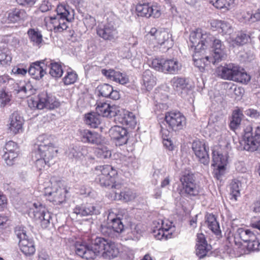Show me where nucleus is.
Segmentation results:
<instances>
[{"instance_id":"79ce46f5","label":"nucleus","mask_w":260,"mask_h":260,"mask_svg":"<svg viewBox=\"0 0 260 260\" xmlns=\"http://www.w3.org/2000/svg\"><path fill=\"white\" fill-rule=\"evenodd\" d=\"M241 187V183L240 181L234 179L232 180L230 185V194L232 198L235 200H237V197L240 195V190Z\"/></svg>"},{"instance_id":"f704fd0d","label":"nucleus","mask_w":260,"mask_h":260,"mask_svg":"<svg viewBox=\"0 0 260 260\" xmlns=\"http://www.w3.org/2000/svg\"><path fill=\"white\" fill-rule=\"evenodd\" d=\"M119 253V249L115 244L108 240V244L105 246L102 256L105 258H113L117 256Z\"/></svg>"},{"instance_id":"680f3d73","label":"nucleus","mask_w":260,"mask_h":260,"mask_svg":"<svg viewBox=\"0 0 260 260\" xmlns=\"http://www.w3.org/2000/svg\"><path fill=\"white\" fill-rule=\"evenodd\" d=\"M174 227L172 226V222L168 220H162V227L161 229L163 230L167 233H171L174 231Z\"/></svg>"},{"instance_id":"39448f33","label":"nucleus","mask_w":260,"mask_h":260,"mask_svg":"<svg viewBox=\"0 0 260 260\" xmlns=\"http://www.w3.org/2000/svg\"><path fill=\"white\" fill-rule=\"evenodd\" d=\"M97 177L95 181L102 186H110L119 189L121 184L116 183L117 171L110 165L100 166L95 168Z\"/></svg>"},{"instance_id":"e2e57ef3","label":"nucleus","mask_w":260,"mask_h":260,"mask_svg":"<svg viewBox=\"0 0 260 260\" xmlns=\"http://www.w3.org/2000/svg\"><path fill=\"white\" fill-rule=\"evenodd\" d=\"M131 233L134 236V238L138 239V235L141 234L142 232L141 225L140 224H132L131 225Z\"/></svg>"},{"instance_id":"9d476101","label":"nucleus","mask_w":260,"mask_h":260,"mask_svg":"<svg viewBox=\"0 0 260 260\" xmlns=\"http://www.w3.org/2000/svg\"><path fill=\"white\" fill-rule=\"evenodd\" d=\"M211 42L208 45H205V50L212 48L213 53L210 57L212 63L214 64L222 61L226 56L225 48L221 41L216 39L213 35L210 37Z\"/></svg>"},{"instance_id":"4be33fe9","label":"nucleus","mask_w":260,"mask_h":260,"mask_svg":"<svg viewBox=\"0 0 260 260\" xmlns=\"http://www.w3.org/2000/svg\"><path fill=\"white\" fill-rule=\"evenodd\" d=\"M23 120L17 112L13 113L10 117L8 129L13 134H17L22 132Z\"/></svg>"},{"instance_id":"423d86ee","label":"nucleus","mask_w":260,"mask_h":260,"mask_svg":"<svg viewBox=\"0 0 260 260\" xmlns=\"http://www.w3.org/2000/svg\"><path fill=\"white\" fill-rule=\"evenodd\" d=\"M29 106L38 109H53L59 106V102L51 93L46 91L40 93L36 99H31L28 102Z\"/></svg>"},{"instance_id":"3c124183","label":"nucleus","mask_w":260,"mask_h":260,"mask_svg":"<svg viewBox=\"0 0 260 260\" xmlns=\"http://www.w3.org/2000/svg\"><path fill=\"white\" fill-rule=\"evenodd\" d=\"M18 152H5L3 158L7 165L12 166L18 156Z\"/></svg>"},{"instance_id":"412c9836","label":"nucleus","mask_w":260,"mask_h":260,"mask_svg":"<svg viewBox=\"0 0 260 260\" xmlns=\"http://www.w3.org/2000/svg\"><path fill=\"white\" fill-rule=\"evenodd\" d=\"M102 74L107 79L121 84H125L128 82V78L126 74L113 69H102Z\"/></svg>"},{"instance_id":"bb28decb","label":"nucleus","mask_w":260,"mask_h":260,"mask_svg":"<svg viewBox=\"0 0 260 260\" xmlns=\"http://www.w3.org/2000/svg\"><path fill=\"white\" fill-rule=\"evenodd\" d=\"M66 190L61 187L57 188L54 191L45 192L47 199L54 204L59 205L63 203L65 200V193Z\"/></svg>"},{"instance_id":"ea45409f","label":"nucleus","mask_w":260,"mask_h":260,"mask_svg":"<svg viewBox=\"0 0 260 260\" xmlns=\"http://www.w3.org/2000/svg\"><path fill=\"white\" fill-rule=\"evenodd\" d=\"M27 34L34 44L40 47L43 41V37L41 32L38 29L30 28L27 31Z\"/></svg>"},{"instance_id":"e433bc0d","label":"nucleus","mask_w":260,"mask_h":260,"mask_svg":"<svg viewBox=\"0 0 260 260\" xmlns=\"http://www.w3.org/2000/svg\"><path fill=\"white\" fill-rule=\"evenodd\" d=\"M26 17V13L23 10L15 9L8 14L7 17L8 23H16Z\"/></svg>"},{"instance_id":"8fccbe9b","label":"nucleus","mask_w":260,"mask_h":260,"mask_svg":"<svg viewBox=\"0 0 260 260\" xmlns=\"http://www.w3.org/2000/svg\"><path fill=\"white\" fill-rule=\"evenodd\" d=\"M85 122L87 124L93 128L98 127V125L100 123L99 118L94 114L90 113L85 117Z\"/></svg>"},{"instance_id":"c03bdc74","label":"nucleus","mask_w":260,"mask_h":260,"mask_svg":"<svg viewBox=\"0 0 260 260\" xmlns=\"http://www.w3.org/2000/svg\"><path fill=\"white\" fill-rule=\"evenodd\" d=\"M95 154L100 159H106L111 157V151L107 146H102L96 149Z\"/></svg>"},{"instance_id":"aec40b11","label":"nucleus","mask_w":260,"mask_h":260,"mask_svg":"<svg viewBox=\"0 0 260 260\" xmlns=\"http://www.w3.org/2000/svg\"><path fill=\"white\" fill-rule=\"evenodd\" d=\"M192 149L201 163L204 165H208L209 156L205 144L199 140L194 141L192 144Z\"/></svg>"},{"instance_id":"a878e982","label":"nucleus","mask_w":260,"mask_h":260,"mask_svg":"<svg viewBox=\"0 0 260 260\" xmlns=\"http://www.w3.org/2000/svg\"><path fill=\"white\" fill-rule=\"evenodd\" d=\"M97 89L99 94L103 97L109 98L114 100L120 98L119 92L114 90L113 87L109 84H103L98 86Z\"/></svg>"},{"instance_id":"603ef678","label":"nucleus","mask_w":260,"mask_h":260,"mask_svg":"<svg viewBox=\"0 0 260 260\" xmlns=\"http://www.w3.org/2000/svg\"><path fill=\"white\" fill-rule=\"evenodd\" d=\"M249 39V35L243 32H239L235 40L234 41L235 44L238 46L243 45L246 44Z\"/></svg>"},{"instance_id":"13d9d810","label":"nucleus","mask_w":260,"mask_h":260,"mask_svg":"<svg viewBox=\"0 0 260 260\" xmlns=\"http://www.w3.org/2000/svg\"><path fill=\"white\" fill-rule=\"evenodd\" d=\"M17 144L12 141H9L5 145V152H18Z\"/></svg>"},{"instance_id":"49530a36","label":"nucleus","mask_w":260,"mask_h":260,"mask_svg":"<svg viewBox=\"0 0 260 260\" xmlns=\"http://www.w3.org/2000/svg\"><path fill=\"white\" fill-rule=\"evenodd\" d=\"M233 4L234 0H218L214 7L225 11L231 9Z\"/></svg>"},{"instance_id":"1a4fd4ad","label":"nucleus","mask_w":260,"mask_h":260,"mask_svg":"<svg viewBox=\"0 0 260 260\" xmlns=\"http://www.w3.org/2000/svg\"><path fill=\"white\" fill-rule=\"evenodd\" d=\"M209 37H212V35L201 28L192 31L189 36L191 48H193L194 51H204L205 45H208L211 42Z\"/></svg>"},{"instance_id":"c9c22d12","label":"nucleus","mask_w":260,"mask_h":260,"mask_svg":"<svg viewBox=\"0 0 260 260\" xmlns=\"http://www.w3.org/2000/svg\"><path fill=\"white\" fill-rule=\"evenodd\" d=\"M171 82L173 88L178 92H182L189 88L188 81L184 78L174 77Z\"/></svg>"},{"instance_id":"0e129e2a","label":"nucleus","mask_w":260,"mask_h":260,"mask_svg":"<svg viewBox=\"0 0 260 260\" xmlns=\"http://www.w3.org/2000/svg\"><path fill=\"white\" fill-rule=\"evenodd\" d=\"M79 148L77 146L71 147L69 149V152L68 153V156L70 158H77L80 156V152H79Z\"/></svg>"},{"instance_id":"5fc2aeb1","label":"nucleus","mask_w":260,"mask_h":260,"mask_svg":"<svg viewBox=\"0 0 260 260\" xmlns=\"http://www.w3.org/2000/svg\"><path fill=\"white\" fill-rule=\"evenodd\" d=\"M11 59L12 57L7 49H0V62L2 64H7L11 62Z\"/></svg>"},{"instance_id":"de8ad7c7","label":"nucleus","mask_w":260,"mask_h":260,"mask_svg":"<svg viewBox=\"0 0 260 260\" xmlns=\"http://www.w3.org/2000/svg\"><path fill=\"white\" fill-rule=\"evenodd\" d=\"M100 230L101 233L104 236L111 238L114 237L115 236V232L109 222L106 224H102Z\"/></svg>"},{"instance_id":"c756f323","label":"nucleus","mask_w":260,"mask_h":260,"mask_svg":"<svg viewBox=\"0 0 260 260\" xmlns=\"http://www.w3.org/2000/svg\"><path fill=\"white\" fill-rule=\"evenodd\" d=\"M203 51H194V53L192 55L194 65L198 67L199 70L203 72L206 66L208 65L209 62H212L209 56H205L203 57L201 53Z\"/></svg>"},{"instance_id":"cd10ccee","label":"nucleus","mask_w":260,"mask_h":260,"mask_svg":"<svg viewBox=\"0 0 260 260\" xmlns=\"http://www.w3.org/2000/svg\"><path fill=\"white\" fill-rule=\"evenodd\" d=\"M115 192V198L119 200L127 202L133 200L136 197V193L129 188L122 187L121 184V188L117 189Z\"/></svg>"},{"instance_id":"6ab92c4d","label":"nucleus","mask_w":260,"mask_h":260,"mask_svg":"<svg viewBox=\"0 0 260 260\" xmlns=\"http://www.w3.org/2000/svg\"><path fill=\"white\" fill-rule=\"evenodd\" d=\"M73 213L79 217L98 215L100 213V208L99 206L93 204L86 203L76 206L74 209Z\"/></svg>"},{"instance_id":"052dcab7","label":"nucleus","mask_w":260,"mask_h":260,"mask_svg":"<svg viewBox=\"0 0 260 260\" xmlns=\"http://www.w3.org/2000/svg\"><path fill=\"white\" fill-rule=\"evenodd\" d=\"M248 248L253 251H257L260 250V242L256 237V239L250 241L247 244Z\"/></svg>"},{"instance_id":"774afa93","label":"nucleus","mask_w":260,"mask_h":260,"mask_svg":"<svg viewBox=\"0 0 260 260\" xmlns=\"http://www.w3.org/2000/svg\"><path fill=\"white\" fill-rule=\"evenodd\" d=\"M16 1L20 5L31 6L35 4L37 0H16Z\"/></svg>"},{"instance_id":"69168bd1","label":"nucleus","mask_w":260,"mask_h":260,"mask_svg":"<svg viewBox=\"0 0 260 260\" xmlns=\"http://www.w3.org/2000/svg\"><path fill=\"white\" fill-rule=\"evenodd\" d=\"M52 8V5L50 3L47 1H44L42 2L40 7V10L42 12H46L50 10Z\"/></svg>"},{"instance_id":"72a5a7b5","label":"nucleus","mask_w":260,"mask_h":260,"mask_svg":"<svg viewBox=\"0 0 260 260\" xmlns=\"http://www.w3.org/2000/svg\"><path fill=\"white\" fill-rule=\"evenodd\" d=\"M19 245L21 251L26 255H32L36 251L34 242L28 238L19 241Z\"/></svg>"},{"instance_id":"2eb2a0df","label":"nucleus","mask_w":260,"mask_h":260,"mask_svg":"<svg viewBox=\"0 0 260 260\" xmlns=\"http://www.w3.org/2000/svg\"><path fill=\"white\" fill-rule=\"evenodd\" d=\"M240 67L234 63L225 64L216 70L218 77L224 80L235 81L238 79L237 76L239 74Z\"/></svg>"},{"instance_id":"dca6fc26","label":"nucleus","mask_w":260,"mask_h":260,"mask_svg":"<svg viewBox=\"0 0 260 260\" xmlns=\"http://www.w3.org/2000/svg\"><path fill=\"white\" fill-rule=\"evenodd\" d=\"M136 11L138 15L149 18H158L160 16V12L156 6H152L148 3L141 2L136 7Z\"/></svg>"},{"instance_id":"6e6d98bb","label":"nucleus","mask_w":260,"mask_h":260,"mask_svg":"<svg viewBox=\"0 0 260 260\" xmlns=\"http://www.w3.org/2000/svg\"><path fill=\"white\" fill-rule=\"evenodd\" d=\"M17 90L18 92H23L26 96H30L34 93V89L29 83L19 86Z\"/></svg>"},{"instance_id":"20e7f679","label":"nucleus","mask_w":260,"mask_h":260,"mask_svg":"<svg viewBox=\"0 0 260 260\" xmlns=\"http://www.w3.org/2000/svg\"><path fill=\"white\" fill-rule=\"evenodd\" d=\"M220 146L224 148L223 152L219 150H213L212 151V166L215 168L213 174L218 180L224 174L225 166L228 163V153L231 148L229 142H225L224 145L220 144Z\"/></svg>"},{"instance_id":"6e6552de","label":"nucleus","mask_w":260,"mask_h":260,"mask_svg":"<svg viewBox=\"0 0 260 260\" xmlns=\"http://www.w3.org/2000/svg\"><path fill=\"white\" fill-rule=\"evenodd\" d=\"M180 181L182 185L181 192L187 197H195L199 193V187L197 184L193 173L185 171L180 178Z\"/></svg>"},{"instance_id":"a18cd8bd","label":"nucleus","mask_w":260,"mask_h":260,"mask_svg":"<svg viewBox=\"0 0 260 260\" xmlns=\"http://www.w3.org/2000/svg\"><path fill=\"white\" fill-rule=\"evenodd\" d=\"M78 79V75L75 71H69L63 77L62 80L66 85L73 84L76 82Z\"/></svg>"},{"instance_id":"37998d69","label":"nucleus","mask_w":260,"mask_h":260,"mask_svg":"<svg viewBox=\"0 0 260 260\" xmlns=\"http://www.w3.org/2000/svg\"><path fill=\"white\" fill-rule=\"evenodd\" d=\"M49 68V74L54 78H59L63 74V70L60 64L57 62H50L48 65Z\"/></svg>"},{"instance_id":"4c0bfd02","label":"nucleus","mask_w":260,"mask_h":260,"mask_svg":"<svg viewBox=\"0 0 260 260\" xmlns=\"http://www.w3.org/2000/svg\"><path fill=\"white\" fill-rule=\"evenodd\" d=\"M236 236L245 243H248L250 241L256 239L255 234L248 229L239 228L236 232Z\"/></svg>"},{"instance_id":"473e14b6","label":"nucleus","mask_w":260,"mask_h":260,"mask_svg":"<svg viewBox=\"0 0 260 260\" xmlns=\"http://www.w3.org/2000/svg\"><path fill=\"white\" fill-rule=\"evenodd\" d=\"M211 25L218 30H221L223 34L230 35L233 32L231 24L226 21L213 20L211 22Z\"/></svg>"},{"instance_id":"0eeeda50","label":"nucleus","mask_w":260,"mask_h":260,"mask_svg":"<svg viewBox=\"0 0 260 260\" xmlns=\"http://www.w3.org/2000/svg\"><path fill=\"white\" fill-rule=\"evenodd\" d=\"M151 67L156 71L166 74H177L181 68V64L177 59L155 58L151 62Z\"/></svg>"},{"instance_id":"9b49d317","label":"nucleus","mask_w":260,"mask_h":260,"mask_svg":"<svg viewBox=\"0 0 260 260\" xmlns=\"http://www.w3.org/2000/svg\"><path fill=\"white\" fill-rule=\"evenodd\" d=\"M149 34L154 37L158 45L165 49L168 50L173 46L172 35L168 29L152 28Z\"/></svg>"},{"instance_id":"7ed1b4c3","label":"nucleus","mask_w":260,"mask_h":260,"mask_svg":"<svg viewBox=\"0 0 260 260\" xmlns=\"http://www.w3.org/2000/svg\"><path fill=\"white\" fill-rule=\"evenodd\" d=\"M243 139L240 142L239 149L248 152H254L260 147V125L254 127L253 131L251 126L249 125L244 129Z\"/></svg>"},{"instance_id":"f257e3e1","label":"nucleus","mask_w":260,"mask_h":260,"mask_svg":"<svg viewBox=\"0 0 260 260\" xmlns=\"http://www.w3.org/2000/svg\"><path fill=\"white\" fill-rule=\"evenodd\" d=\"M38 141L41 142L38 145L37 150L35 152L36 157V165L41 170L42 167L45 165L50 166L53 164V158L57 150L53 146L50 141L45 135L40 136Z\"/></svg>"},{"instance_id":"2f4dec72","label":"nucleus","mask_w":260,"mask_h":260,"mask_svg":"<svg viewBox=\"0 0 260 260\" xmlns=\"http://www.w3.org/2000/svg\"><path fill=\"white\" fill-rule=\"evenodd\" d=\"M143 85L148 91L151 90L155 85L156 77L149 70H145L142 75Z\"/></svg>"},{"instance_id":"bf43d9fd","label":"nucleus","mask_w":260,"mask_h":260,"mask_svg":"<svg viewBox=\"0 0 260 260\" xmlns=\"http://www.w3.org/2000/svg\"><path fill=\"white\" fill-rule=\"evenodd\" d=\"M239 74L237 76L236 78L238 79L235 80L236 82H240L241 83H247L250 80V77L249 75H248L247 73L242 72L240 70V68H239Z\"/></svg>"},{"instance_id":"393cba45","label":"nucleus","mask_w":260,"mask_h":260,"mask_svg":"<svg viewBox=\"0 0 260 260\" xmlns=\"http://www.w3.org/2000/svg\"><path fill=\"white\" fill-rule=\"evenodd\" d=\"M196 246V254L199 258L205 257L211 248V246L208 245L205 236L203 234L197 235Z\"/></svg>"},{"instance_id":"7c9ffc66","label":"nucleus","mask_w":260,"mask_h":260,"mask_svg":"<svg viewBox=\"0 0 260 260\" xmlns=\"http://www.w3.org/2000/svg\"><path fill=\"white\" fill-rule=\"evenodd\" d=\"M244 115L241 110L238 108L234 110L230 119V122L229 126L231 129L235 131L238 129L240 126L241 121Z\"/></svg>"},{"instance_id":"09e8293b","label":"nucleus","mask_w":260,"mask_h":260,"mask_svg":"<svg viewBox=\"0 0 260 260\" xmlns=\"http://www.w3.org/2000/svg\"><path fill=\"white\" fill-rule=\"evenodd\" d=\"M120 122L124 124L132 125L136 122L135 116L133 113L126 112L123 114Z\"/></svg>"},{"instance_id":"4d7b16f0","label":"nucleus","mask_w":260,"mask_h":260,"mask_svg":"<svg viewBox=\"0 0 260 260\" xmlns=\"http://www.w3.org/2000/svg\"><path fill=\"white\" fill-rule=\"evenodd\" d=\"M15 233L19 241L25 240L28 238L26 234V231L23 227L16 226L15 229Z\"/></svg>"},{"instance_id":"5701e85b","label":"nucleus","mask_w":260,"mask_h":260,"mask_svg":"<svg viewBox=\"0 0 260 260\" xmlns=\"http://www.w3.org/2000/svg\"><path fill=\"white\" fill-rule=\"evenodd\" d=\"M48 62L46 60L36 61L33 62L29 68L28 72L34 78L37 80L41 79L46 74L45 66H47Z\"/></svg>"},{"instance_id":"c85d7f7f","label":"nucleus","mask_w":260,"mask_h":260,"mask_svg":"<svg viewBox=\"0 0 260 260\" xmlns=\"http://www.w3.org/2000/svg\"><path fill=\"white\" fill-rule=\"evenodd\" d=\"M96 112L99 116L103 117H112L115 116V107L111 106L109 104L101 103L96 107Z\"/></svg>"},{"instance_id":"a19ab883","label":"nucleus","mask_w":260,"mask_h":260,"mask_svg":"<svg viewBox=\"0 0 260 260\" xmlns=\"http://www.w3.org/2000/svg\"><path fill=\"white\" fill-rule=\"evenodd\" d=\"M111 215L110 214L108 217V221L112 228L113 229L115 233H121L124 230V226L122 219L120 218H111Z\"/></svg>"},{"instance_id":"ddd939ff","label":"nucleus","mask_w":260,"mask_h":260,"mask_svg":"<svg viewBox=\"0 0 260 260\" xmlns=\"http://www.w3.org/2000/svg\"><path fill=\"white\" fill-rule=\"evenodd\" d=\"M97 35L104 40L114 42L118 38V31L116 25L112 22L99 25L96 27Z\"/></svg>"},{"instance_id":"f8f14e48","label":"nucleus","mask_w":260,"mask_h":260,"mask_svg":"<svg viewBox=\"0 0 260 260\" xmlns=\"http://www.w3.org/2000/svg\"><path fill=\"white\" fill-rule=\"evenodd\" d=\"M33 208L30 209V214L36 220H39L43 228H46L50 223L51 213L41 203H35Z\"/></svg>"},{"instance_id":"f3484780","label":"nucleus","mask_w":260,"mask_h":260,"mask_svg":"<svg viewBox=\"0 0 260 260\" xmlns=\"http://www.w3.org/2000/svg\"><path fill=\"white\" fill-rule=\"evenodd\" d=\"M56 16L51 19L52 23H62V22L70 23L74 19V11L68 6L58 5L56 8Z\"/></svg>"},{"instance_id":"a211bd4d","label":"nucleus","mask_w":260,"mask_h":260,"mask_svg":"<svg viewBox=\"0 0 260 260\" xmlns=\"http://www.w3.org/2000/svg\"><path fill=\"white\" fill-rule=\"evenodd\" d=\"M128 132L124 127L118 125L112 126L109 130V135L115 140L116 146H122L126 144L128 141Z\"/></svg>"},{"instance_id":"b1692460","label":"nucleus","mask_w":260,"mask_h":260,"mask_svg":"<svg viewBox=\"0 0 260 260\" xmlns=\"http://www.w3.org/2000/svg\"><path fill=\"white\" fill-rule=\"evenodd\" d=\"M79 134L81 140L83 143L99 145L102 142L101 136L95 132L82 129L79 131Z\"/></svg>"},{"instance_id":"864d4df0","label":"nucleus","mask_w":260,"mask_h":260,"mask_svg":"<svg viewBox=\"0 0 260 260\" xmlns=\"http://www.w3.org/2000/svg\"><path fill=\"white\" fill-rule=\"evenodd\" d=\"M152 233L154 236L158 240H167L171 238V233H167L163 230H153Z\"/></svg>"},{"instance_id":"f03ea898","label":"nucleus","mask_w":260,"mask_h":260,"mask_svg":"<svg viewBox=\"0 0 260 260\" xmlns=\"http://www.w3.org/2000/svg\"><path fill=\"white\" fill-rule=\"evenodd\" d=\"M108 244V239L102 237H96L89 244L77 242L75 244L76 253L86 259H93L104 251Z\"/></svg>"},{"instance_id":"4468645a","label":"nucleus","mask_w":260,"mask_h":260,"mask_svg":"<svg viewBox=\"0 0 260 260\" xmlns=\"http://www.w3.org/2000/svg\"><path fill=\"white\" fill-rule=\"evenodd\" d=\"M165 121L173 131L182 129L185 125V117L179 112H167L165 115Z\"/></svg>"},{"instance_id":"58836bf2","label":"nucleus","mask_w":260,"mask_h":260,"mask_svg":"<svg viewBox=\"0 0 260 260\" xmlns=\"http://www.w3.org/2000/svg\"><path fill=\"white\" fill-rule=\"evenodd\" d=\"M208 228L213 233L218 235L220 234L221 231L218 222L216 217L213 214H209L207 216L206 221Z\"/></svg>"},{"instance_id":"338daca9","label":"nucleus","mask_w":260,"mask_h":260,"mask_svg":"<svg viewBox=\"0 0 260 260\" xmlns=\"http://www.w3.org/2000/svg\"><path fill=\"white\" fill-rule=\"evenodd\" d=\"M84 23L88 27H92L95 24V19L94 17L89 16L84 19Z\"/></svg>"}]
</instances>
